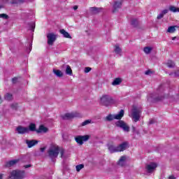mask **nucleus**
I'll return each mask as SVG.
<instances>
[{
    "mask_svg": "<svg viewBox=\"0 0 179 179\" xmlns=\"http://www.w3.org/2000/svg\"><path fill=\"white\" fill-rule=\"evenodd\" d=\"M128 145H129L128 141H124L117 146H115L113 144H108V149L110 153H117L118 152H124V150H127L128 148Z\"/></svg>",
    "mask_w": 179,
    "mask_h": 179,
    "instance_id": "nucleus-1",
    "label": "nucleus"
},
{
    "mask_svg": "<svg viewBox=\"0 0 179 179\" xmlns=\"http://www.w3.org/2000/svg\"><path fill=\"white\" fill-rule=\"evenodd\" d=\"M115 103V101H114L113 96L108 94H103L101 97V104H102V106H105V107H108L109 106Z\"/></svg>",
    "mask_w": 179,
    "mask_h": 179,
    "instance_id": "nucleus-2",
    "label": "nucleus"
},
{
    "mask_svg": "<svg viewBox=\"0 0 179 179\" xmlns=\"http://www.w3.org/2000/svg\"><path fill=\"white\" fill-rule=\"evenodd\" d=\"M48 157L52 159H57L59 155V147L57 145H52L48 150Z\"/></svg>",
    "mask_w": 179,
    "mask_h": 179,
    "instance_id": "nucleus-3",
    "label": "nucleus"
},
{
    "mask_svg": "<svg viewBox=\"0 0 179 179\" xmlns=\"http://www.w3.org/2000/svg\"><path fill=\"white\" fill-rule=\"evenodd\" d=\"M141 113H142V109L134 106L131 110V118L135 122H138L141 120Z\"/></svg>",
    "mask_w": 179,
    "mask_h": 179,
    "instance_id": "nucleus-4",
    "label": "nucleus"
},
{
    "mask_svg": "<svg viewBox=\"0 0 179 179\" xmlns=\"http://www.w3.org/2000/svg\"><path fill=\"white\" fill-rule=\"evenodd\" d=\"M124 110H120V111L116 115L109 114L108 116L105 117V121L111 122L113 120H121L122 117H124Z\"/></svg>",
    "mask_w": 179,
    "mask_h": 179,
    "instance_id": "nucleus-5",
    "label": "nucleus"
},
{
    "mask_svg": "<svg viewBox=\"0 0 179 179\" xmlns=\"http://www.w3.org/2000/svg\"><path fill=\"white\" fill-rule=\"evenodd\" d=\"M164 99V96L163 95H159L157 93H153L150 95V97L148 98V101H151L152 103H157V101H162Z\"/></svg>",
    "mask_w": 179,
    "mask_h": 179,
    "instance_id": "nucleus-6",
    "label": "nucleus"
},
{
    "mask_svg": "<svg viewBox=\"0 0 179 179\" xmlns=\"http://www.w3.org/2000/svg\"><path fill=\"white\" fill-rule=\"evenodd\" d=\"M24 174V171L14 170L11 172V177L14 179H23Z\"/></svg>",
    "mask_w": 179,
    "mask_h": 179,
    "instance_id": "nucleus-7",
    "label": "nucleus"
},
{
    "mask_svg": "<svg viewBox=\"0 0 179 179\" xmlns=\"http://www.w3.org/2000/svg\"><path fill=\"white\" fill-rule=\"evenodd\" d=\"M116 127L121 128L124 132H129V127L124 122V120H118L115 122Z\"/></svg>",
    "mask_w": 179,
    "mask_h": 179,
    "instance_id": "nucleus-8",
    "label": "nucleus"
},
{
    "mask_svg": "<svg viewBox=\"0 0 179 179\" xmlns=\"http://www.w3.org/2000/svg\"><path fill=\"white\" fill-rule=\"evenodd\" d=\"M90 139V136L89 135H85V136H78L75 138L76 142L78 143L80 146L83 145V142H87V141H89Z\"/></svg>",
    "mask_w": 179,
    "mask_h": 179,
    "instance_id": "nucleus-9",
    "label": "nucleus"
},
{
    "mask_svg": "<svg viewBox=\"0 0 179 179\" xmlns=\"http://www.w3.org/2000/svg\"><path fill=\"white\" fill-rule=\"evenodd\" d=\"M157 167V164L155 162H151L149 164L145 165V171L147 173L152 174L156 168Z\"/></svg>",
    "mask_w": 179,
    "mask_h": 179,
    "instance_id": "nucleus-10",
    "label": "nucleus"
},
{
    "mask_svg": "<svg viewBox=\"0 0 179 179\" xmlns=\"http://www.w3.org/2000/svg\"><path fill=\"white\" fill-rule=\"evenodd\" d=\"M47 38L48 45H53L57 40V35L54 33H49L47 34Z\"/></svg>",
    "mask_w": 179,
    "mask_h": 179,
    "instance_id": "nucleus-11",
    "label": "nucleus"
},
{
    "mask_svg": "<svg viewBox=\"0 0 179 179\" xmlns=\"http://www.w3.org/2000/svg\"><path fill=\"white\" fill-rule=\"evenodd\" d=\"M15 131L17 132V134H20L21 135H24V134H29V127L18 126L15 129Z\"/></svg>",
    "mask_w": 179,
    "mask_h": 179,
    "instance_id": "nucleus-12",
    "label": "nucleus"
},
{
    "mask_svg": "<svg viewBox=\"0 0 179 179\" xmlns=\"http://www.w3.org/2000/svg\"><path fill=\"white\" fill-rule=\"evenodd\" d=\"M75 117H80V114L78 113H66L62 116L64 120H71V118H75Z\"/></svg>",
    "mask_w": 179,
    "mask_h": 179,
    "instance_id": "nucleus-13",
    "label": "nucleus"
},
{
    "mask_svg": "<svg viewBox=\"0 0 179 179\" xmlns=\"http://www.w3.org/2000/svg\"><path fill=\"white\" fill-rule=\"evenodd\" d=\"M19 162H20L19 159H13V160L8 161L6 162L5 167H6L7 169L13 167L14 166H16L17 163H19Z\"/></svg>",
    "mask_w": 179,
    "mask_h": 179,
    "instance_id": "nucleus-14",
    "label": "nucleus"
},
{
    "mask_svg": "<svg viewBox=\"0 0 179 179\" xmlns=\"http://www.w3.org/2000/svg\"><path fill=\"white\" fill-rule=\"evenodd\" d=\"M25 143L27 145V148H33V146H36L38 143V141L37 140H26Z\"/></svg>",
    "mask_w": 179,
    "mask_h": 179,
    "instance_id": "nucleus-15",
    "label": "nucleus"
},
{
    "mask_svg": "<svg viewBox=\"0 0 179 179\" xmlns=\"http://www.w3.org/2000/svg\"><path fill=\"white\" fill-rule=\"evenodd\" d=\"M121 6H122V1H114L113 5V13H114L117 12V9H120Z\"/></svg>",
    "mask_w": 179,
    "mask_h": 179,
    "instance_id": "nucleus-16",
    "label": "nucleus"
},
{
    "mask_svg": "<svg viewBox=\"0 0 179 179\" xmlns=\"http://www.w3.org/2000/svg\"><path fill=\"white\" fill-rule=\"evenodd\" d=\"M101 10H102L101 8H97V7L90 8V12L91 15H97L98 13H100V12H101Z\"/></svg>",
    "mask_w": 179,
    "mask_h": 179,
    "instance_id": "nucleus-17",
    "label": "nucleus"
},
{
    "mask_svg": "<svg viewBox=\"0 0 179 179\" xmlns=\"http://www.w3.org/2000/svg\"><path fill=\"white\" fill-rule=\"evenodd\" d=\"M59 33L60 34H62L63 37H64L65 38H72L71 34H69L68 31H65V29H60Z\"/></svg>",
    "mask_w": 179,
    "mask_h": 179,
    "instance_id": "nucleus-18",
    "label": "nucleus"
},
{
    "mask_svg": "<svg viewBox=\"0 0 179 179\" xmlns=\"http://www.w3.org/2000/svg\"><path fill=\"white\" fill-rule=\"evenodd\" d=\"M126 159H127V157H125V156L121 157L117 162L118 166H120V167H124V166H125Z\"/></svg>",
    "mask_w": 179,
    "mask_h": 179,
    "instance_id": "nucleus-19",
    "label": "nucleus"
},
{
    "mask_svg": "<svg viewBox=\"0 0 179 179\" xmlns=\"http://www.w3.org/2000/svg\"><path fill=\"white\" fill-rule=\"evenodd\" d=\"M48 131V129L44 127V125H41L38 129L36 130L37 134H41V132L45 133Z\"/></svg>",
    "mask_w": 179,
    "mask_h": 179,
    "instance_id": "nucleus-20",
    "label": "nucleus"
},
{
    "mask_svg": "<svg viewBox=\"0 0 179 179\" xmlns=\"http://www.w3.org/2000/svg\"><path fill=\"white\" fill-rule=\"evenodd\" d=\"M122 80L120 78H115L112 83L113 86H118V85H121Z\"/></svg>",
    "mask_w": 179,
    "mask_h": 179,
    "instance_id": "nucleus-21",
    "label": "nucleus"
},
{
    "mask_svg": "<svg viewBox=\"0 0 179 179\" xmlns=\"http://www.w3.org/2000/svg\"><path fill=\"white\" fill-rule=\"evenodd\" d=\"M131 24L133 26V27H136L139 25V21L138 20V18H133L131 21Z\"/></svg>",
    "mask_w": 179,
    "mask_h": 179,
    "instance_id": "nucleus-22",
    "label": "nucleus"
},
{
    "mask_svg": "<svg viewBox=\"0 0 179 179\" xmlns=\"http://www.w3.org/2000/svg\"><path fill=\"white\" fill-rule=\"evenodd\" d=\"M53 73H55L57 78H62V76H64V73L60 70L53 69Z\"/></svg>",
    "mask_w": 179,
    "mask_h": 179,
    "instance_id": "nucleus-23",
    "label": "nucleus"
},
{
    "mask_svg": "<svg viewBox=\"0 0 179 179\" xmlns=\"http://www.w3.org/2000/svg\"><path fill=\"white\" fill-rule=\"evenodd\" d=\"M29 132H30V131L31 132H34L35 131L37 132V129H36V124L34 123H31L29 126Z\"/></svg>",
    "mask_w": 179,
    "mask_h": 179,
    "instance_id": "nucleus-24",
    "label": "nucleus"
},
{
    "mask_svg": "<svg viewBox=\"0 0 179 179\" xmlns=\"http://www.w3.org/2000/svg\"><path fill=\"white\" fill-rule=\"evenodd\" d=\"M176 28L178 29V26H171L168 28V33H174L176 31Z\"/></svg>",
    "mask_w": 179,
    "mask_h": 179,
    "instance_id": "nucleus-25",
    "label": "nucleus"
},
{
    "mask_svg": "<svg viewBox=\"0 0 179 179\" xmlns=\"http://www.w3.org/2000/svg\"><path fill=\"white\" fill-rule=\"evenodd\" d=\"M66 74L69 75V76H72V69H71L69 65H66Z\"/></svg>",
    "mask_w": 179,
    "mask_h": 179,
    "instance_id": "nucleus-26",
    "label": "nucleus"
},
{
    "mask_svg": "<svg viewBox=\"0 0 179 179\" xmlns=\"http://www.w3.org/2000/svg\"><path fill=\"white\" fill-rule=\"evenodd\" d=\"M166 66H168V68H174L176 66V63H174V62L171 60H169L167 62Z\"/></svg>",
    "mask_w": 179,
    "mask_h": 179,
    "instance_id": "nucleus-27",
    "label": "nucleus"
},
{
    "mask_svg": "<svg viewBox=\"0 0 179 179\" xmlns=\"http://www.w3.org/2000/svg\"><path fill=\"white\" fill-rule=\"evenodd\" d=\"M152 50H153V48L150 47H145L143 51L145 54L148 55L150 54V52H152Z\"/></svg>",
    "mask_w": 179,
    "mask_h": 179,
    "instance_id": "nucleus-28",
    "label": "nucleus"
},
{
    "mask_svg": "<svg viewBox=\"0 0 179 179\" xmlns=\"http://www.w3.org/2000/svg\"><path fill=\"white\" fill-rule=\"evenodd\" d=\"M122 50L120 48L119 45H115V54H121Z\"/></svg>",
    "mask_w": 179,
    "mask_h": 179,
    "instance_id": "nucleus-29",
    "label": "nucleus"
},
{
    "mask_svg": "<svg viewBox=\"0 0 179 179\" xmlns=\"http://www.w3.org/2000/svg\"><path fill=\"white\" fill-rule=\"evenodd\" d=\"M85 167L84 164H79L76 166V171L79 172Z\"/></svg>",
    "mask_w": 179,
    "mask_h": 179,
    "instance_id": "nucleus-30",
    "label": "nucleus"
},
{
    "mask_svg": "<svg viewBox=\"0 0 179 179\" xmlns=\"http://www.w3.org/2000/svg\"><path fill=\"white\" fill-rule=\"evenodd\" d=\"M29 27H30L29 29H31V31H34V29H36V23H34V22H31V23L29 24Z\"/></svg>",
    "mask_w": 179,
    "mask_h": 179,
    "instance_id": "nucleus-31",
    "label": "nucleus"
},
{
    "mask_svg": "<svg viewBox=\"0 0 179 179\" xmlns=\"http://www.w3.org/2000/svg\"><path fill=\"white\" fill-rule=\"evenodd\" d=\"M169 10H171V12H173L174 13H176L177 12V7L174 6H171L169 7Z\"/></svg>",
    "mask_w": 179,
    "mask_h": 179,
    "instance_id": "nucleus-32",
    "label": "nucleus"
},
{
    "mask_svg": "<svg viewBox=\"0 0 179 179\" xmlns=\"http://www.w3.org/2000/svg\"><path fill=\"white\" fill-rule=\"evenodd\" d=\"M23 3V1L22 0H13L11 1V3L13 5L17 4V3Z\"/></svg>",
    "mask_w": 179,
    "mask_h": 179,
    "instance_id": "nucleus-33",
    "label": "nucleus"
},
{
    "mask_svg": "<svg viewBox=\"0 0 179 179\" xmlns=\"http://www.w3.org/2000/svg\"><path fill=\"white\" fill-rule=\"evenodd\" d=\"M5 99L8 101H10V100H12V94H6Z\"/></svg>",
    "mask_w": 179,
    "mask_h": 179,
    "instance_id": "nucleus-34",
    "label": "nucleus"
},
{
    "mask_svg": "<svg viewBox=\"0 0 179 179\" xmlns=\"http://www.w3.org/2000/svg\"><path fill=\"white\" fill-rule=\"evenodd\" d=\"M60 155H61V158L62 159H65V150L62 149L60 150Z\"/></svg>",
    "mask_w": 179,
    "mask_h": 179,
    "instance_id": "nucleus-35",
    "label": "nucleus"
},
{
    "mask_svg": "<svg viewBox=\"0 0 179 179\" xmlns=\"http://www.w3.org/2000/svg\"><path fill=\"white\" fill-rule=\"evenodd\" d=\"M0 16H1V17H2V19H6V20L9 19V15H8L5 13L0 14Z\"/></svg>",
    "mask_w": 179,
    "mask_h": 179,
    "instance_id": "nucleus-36",
    "label": "nucleus"
},
{
    "mask_svg": "<svg viewBox=\"0 0 179 179\" xmlns=\"http://www.w3.org/2000/svg\"><path fill=\"white\" fill-rule=\"evenodd\" d=\"M92 122V120H85L82 123V126L85 127V125H89Z\"/></svg>",
    "mask_w": 179,
    "mask_h": 179,
    "instance_id": "nucleus-37",
    "label": "nucleus"
},
{
    "mask_svg": "<svg viewBox=\"0 0 179 179\" xmlns=\"http://www.w3.org/2000/svg\"><path fill=\"white\" fill-rule=\"evenodd\" d=\"M132 132L134 134H137V135H139V130H136V128L134 126H132Z\"/></svg>",
    "mask_w": 179,
    "mask_h": 179,
    "instance_id": "nucleus-38",
    "label": "nucleus"
},
{
    "mask_svg": "<svg viewBox=\"0 0 179 179\" xmlns=\"http://www.w3.org/2000/svg\"><path fill=\"white\" fill-rule=\"evenodd\" d=\"M91 71H92V68H90V67H85V70H84V72L85 73H89V72H90Z\"/></svg>",
    "mask_w": 179,
    "mask_h": 179,
    "instance_id": "nucleus-39",
    "label": "nucleus"
},
{
    "mask_svg": "<svg viewBox=\"0 0 179 179\" xmlns=\"http://www.w3.org/2000/svg\"><path fill=\"white\" fill-rule=\"evenodd\" d=\"M10 107L13 110H17V103H13L10 105Z\"/></svg>",
    "mask_w": 179,
    "mask_h": 179,
    "instance_id": "nucleus-40",
    "label": "nucleus"
},
{
    "mask_svg": "<svg viewBox=\"0 0 179 179\" xmlns=\"http://www.w3.org/2000/svg\"><path fill=\"white\" fill-rule=\"evenodd\" d=\"M164 15L161 13L159 15H157V19L158 20H160V19H162V17H164Z\"/></svg>",
    "mask_w": 179,
    "mask_h": 179,
    "instance_id": "nucleus-41",
    "label": "nucleus"
},
{
    "mask_svg": "<svg viewBox=\"0 0 179 179\" xmlns=\"http://www.w3.org/2000/svg\"><path fill=\"white\" fill-rule=\"evenodd\" d=\"M13 83H17V77H15L12 79Z\"/></svg>",
    "mask_w": 179,
    "mask_h": 179,
    "instance_id": "nucleus-42",
    "label": "nucleus"
},
{
    "mask_svg": "<svg viewBox=\"0 0 179 179\" xmlns=\"http://www.w3.org/2000/svg\"><path fill=\"white\" fill-rule=\"evenodd\" d=\"M156 122L155 120L151 119L149 122V124L152 125V124H155Z\"/></svg>",
    "mask_w": 179,
    "mask_h": 179,
    "instance_id": "nucleus-43",
    "label": "nucleus"
},
{
    "mask_svg": "<svg viewBox=\"0 0 179 179\" xmlns=\"http://www.w3.org/2000/svg\"><path fill=\"white\" fill-rule=\"evenodd\" d=\"M162 13L164 15L169 13V10H167V9L164 10H162Z\"/></svg>",
    "mask_w": 179,
    "mask_h": 179,
    "instance_id": "nucleus-44",
    "label": "nucleus"
},
{
    "mask_svg": "<svg viewBox=\"0 0 179 179\" xmlns=\"http://www.w3.org/2000/svg\"><path fill=\"white\" fill-rule=\"evenodd\" d=\"M150 73H152V71H151L150 70L146 71L145 72V75H150Z\"/></svg>",
    "mask_w": 179,
    "mask_h": 179,
    "instance_id": "nucleus-45",
    "label": "nucleus"
},
{
    "mask_svg": "<svg viewBox=\"0 0 179 179\" xmlns=\"http://www.w3.org/2000/svg\"><path fill=\"white\" fill-rule=\"evenodd\" d=\"M24 169H29V167H31V164H27L24 166Z\"/></svg>",
    "mask_w": 179,
    "mask_h": 179,
    "instance_id": "nucleus-46",
    "label": "nucleus"
},
{
    "mask_svg": "<svg viewBox=\"0 0 179 179\" xmlns=\"http://www.w3.org/2000/svg\"><path fill=\"white\" fill-rule=\"evenodd\" d=\"M31 51V44L30 45L29 49H27V52H30Z\"/></svg>",
    "mask_w": 179,
    "mask_h": 179,
    "instance_id": "nucleus-47",
    "label": "nucleus"
},
{
    "mask_svg": "<svg viewBox=\"0 0 179 179\" xmlns=\"http://www.w3.org/2000/svg\"><path fill=\"white\" fill-rule=\"evenodd\" d=\"M174 75L176 78L178 77L179 76V71H178L175 72Z\"/></svg>",
    "mask_w": 179,
    "mask_h": 179,
    "instance_id": "nucleus-48",
    "label": "nucleus"
},
{
    "mask_svg": "<svg viewBox=\"0 0 179 179\" xmlns=\"http://www.w3.org/2000/svg\"><path fill=\"white\" fill-rule=\"evenodd\" d=\"M45 147H43V148H41V152L42 153H43V152H45Z\"/></svg>",
    "mask_w": 179,
    "mask_h": 179,
    "instance_id": "nucleus-49",
    "label": "nucleus"
},
{
    "mask_svg": "<svg viewBox=\"0 0 179 179\" xmlns=\"http://www.w3.org/2000/svg\"><path fill=\"white\" fill-rule=\"evenodd\" d=\"M73 9H74V10H76L78 9V6H74Z\"/></svg>",
    "mask_w": 179,
    "mask_h": 179,
    "instance_id": "nucleus-50",
    "label": "nucleus"
},
{
    "mask_svg": "<svg viewBox=\"0 0 179 179\" xmlns=\"http://www.w3.org/2000/svg\"><path fill=\"white\" fill-rule=\"evenodd\" d=\"M2 178H3V174L0 173V179H2Z\"/></svg>",
    "mask_w": 179,
    "mask_h": 179,
    "instance_id": "nucleus-51",
    "label": "nucleus"
},
{
    "mask_svg": "<svg viewBox=\"0 0 179 179\" xmlns=\"http://www.w3.org/2000/svg\"><path fill=\"white\" fill-rule=\"evenodd\" d=\"M169 179H176L174 176H169Z\"/></svg>",
    "mask_w": 179,
    "mask_h": 179,
    "instance_id": "nucleus-52",
    "label": "nucleus"
},
{
    "mask_svg": "<svg viewBox=\"0 0 179 179\" xmlns=\"http://www.w3.org/2000/svg\"><path fill=\"white\" fill-rule=\"evenodd\" d=\"M176 38H177V37H176V36H175V37H173V38H172V40L174 41V40H176Z\"/></svg>",
    "mask_w": 179,
    "mask_h": 179,
    "instance_id": "nucleus-53",
    "label": "nucleus"
},
{
    "mask_svg": "<svg viewBox=\"0 0 179 179\" xmlns=\"http://www.w3.org/2000/svg\"><path fill=\"white\" fill-rule=\"evenodd\" d=\"M177 12H179V8H177Z\"/></svg>",
    "mask_w": 179,
    "mask_h": 179,
    "instance_id": "nucleus-54",
    "label": "nucleus"
},
{
    "mask_svg": "<svg viewBox=\"0 0 179 179\" xmlns=\"http://www.w3.org/2000/svg\"><path fill=\"white\" fill-rule=\"evenodd\" d=\"M169 75H173V73H170Z\"/></svg>",
    "mask_w": 179,
    "mask_h": 179,
    "instance_id": "nucleus-55",
    "label": "nucleus"
},
{
    "mask_svg": "<svg viewBox=\"0 0 179 179\" xmlns=\"http://www.w3.org/2000/svg\"><path fill=\"white\" fill-rule=\"evenodd\" d=\"M2 8V6H0V9Z\"/></svg>",
    "mask_w": 179,
    "mask_h": 179,
    "instance_id": "nucleus-56",
    "label": "nucleus"
},
{
    "mask_svg": "<svg viewBox=\"0 0 179 179\" xmlns=\"http://www.w3.org/2000/svg\"><path fill=\"white\" fill-rule=\"evenodd\" d=\"M0 100H1V96H0Z\"/></svg>",
    "mask_w": 179,
    "mask_h": 179,
    "instance_id": "nucleus-57",
    "label": "nucleus"
}]
</instances>
